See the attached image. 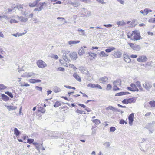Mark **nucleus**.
<instances>
[{
  "mask_svg": "<svg viewBox=\"0 0 155 155\" xmlns=\"http://www.w3.org/2000/svg\"><path fill=\"white\" fill-rule=\"evenodd\" d=\"M131 35L133 36L134 39V40H138L140 39V33L139 31L137 30L133 31Z\"/></svg>",
  "mask_w": 155,
  "mask_h": 155,
  "instance_id": "f257e3e1",
  "label": "nucleus"
},
{
  "mask_svg": "<svg viewBox=\"0 0 155 155\" xmlns=\"http://www.w3.org/2000/svg\"><path fill=\"white\" fill-rule=\"evenodd\" d=\"M143 87L147 91H149L152 87V83L148 81H146L143 84Z\"/></svg>",
  "mask_w": 155,
  "mask_h": 155,
  "instance_id": "f03ea898",
  "label": "nucleus"
},
{
  "mask_svg": "<svg viewBox=\"0 0 155 155\" xmlns=\"http://www.w3.org/2000/svg\"><path fill=\"white\" fill-rule=\"evenodd\" d=\"M47 5V4L45 2H39L37 6V7H38V8H35L34 10L38 12L44 9L43 6L45 5Z\"/></svg>",
  "mask_w": 155,
  "mask_h": 155,
  "instance_id": "7ed1b4c3",
  "label": "nucleus"
},
{
  "mask_svg": "<svg viewBox=\"0 0 155 155\" xmlns=\"http://www.w3.org/2000/svg\"><path fill=\"white\" fill-rule=\"evenodd\" d=\"M37 66L40 68H45L47 66L46 63L41 60H38L36 62Z\"/></svg>",
  "mask_w": 155,
  "mask_h": 155,
  "instance_id": "20e7f679",
  "label": "nucleus"
},
{
  "mask_svg": "<svg viewBox=\"0 0 155 155\" xmlns=\"http://www.w3.org/2000/svg\"><path fill=\"white\" fill-rule=\"evenodd\" d=\"M128 44L133 50L139 51L141 49L140 46L138 45L134 44L132 43H129Z\"/></svg>",
  "mask_w": 155,
  "mask_h": 155,
  "instance_id": "39448f33",
  "label": "nucleus"
},
{
  "mask_svg": "<svg viewBox=\"0 0 155 155\" xmlns=\"http://www.w3.org/2000/svg\"><path fill=\"white\" fill-rule=\"evenodd\" d=\"M35 74L33 72H25L21 75V77L23 78H28L31 77L34 78Z\"/></svg>",
  "mask_w": 155,
  "mask_h": 155,
  "instance_id": "423d86ee",
  "label": "nucleus"
},
{
  "mask_svg": "<svg viewBox=\"0 0 155 155\" xmlns=\"http://www.w3.org/2000/svg\"><path fill=\"white\" fill-rule=\"evenodd\" d=\"M147 58L144 55H142L139 57L137 59V61L140 62H145L147 61Z\"/></svg>",
  "mask_w": 155,
  "mask_h": 155,
  "instance_id": "0eeeda50",
  "label": "nucleus"
},
{
  "mask_svg": "<svg viewBox=\"0 0 155 155\" xmlns=\"http://www.w3.org/2000/svg\"><path fill=\"white\" fill-rule=\"evenodd\" d=\"M134 117V114H131L128 117L129 123L130 125H132V122L134 121L133 118Z\"/></svg>",
  "mask_w": 155,
  "mask_h": 155,
  "instance_id": "6e6552de",
  "label": "nucleus"
},
{
  "mask_svg": "<svg viewBox=\"0 0 155 155\" xmlns=\"http://www.w3.org/2000/svg\"><path fill=\"white\" fill-rule=\"evenodd\" d=\"M113 55L115 58H119L121 57L122 53L120 51H115Z\"/></svg>",
  "mask_w": 155,
  "mask_h": 155,
  "instance_id": "1a4fd4ad",
  "label": "nucleus"
},
{
  "mask_svg": "<svg viewBox=\"0 0 155 155\" xmlns=\"http://www.w3.org/2000/svg\"><path fill=\"white\" fill-rule=\"evenodd\" d=\"M69 55L70 58L73 60H76L77 58V55L76 52H73L71 53H70Z\"/></svg>",
  "mask_w": 155,
  "mask_h": 155,
  "instance_id": "9d476101",
  "label": "nucleus"
},
{
  "mask_svg": "<svg viewBox=\"0 0 155 155\" xmlns=\"http://www.w3.org/2000/svg\"><path fill=\"white\" fill-rule=\"evenodd\" d=\"M78 31L80 35L84 36H85L86 35V32L84 30L80 28H79L78 29Z\"/></svg>",
  "mask_w": 155,
  "mask_h": 155,
  "instance_id": "9b49d317",
  "label": "nucleus"
},
{
  "mask_svg": "<svg viewBox=\"0 0 155 155\" xmlns=\"http://www.w3.org/2000/svg\"><path fill=\"white\" fill-rule=\"evenodd\" d=\"M17 17L18 18L20 21L22 22H25L28 20L27 18H25L22 16H18Z\"/></svg>",
  "mask_w": 155,
  "mask_h": 155,
  "instance_id": "f8f14e48",
  "label": "nucleus"
},
{
  "mask_svg": "<svg viewBox=\"0 0 155 155\" xmlns=\"http://www.w3.org/2000/svg\"><path fill=\"white\" fill-rule=\"evenodd\" d=\"M108 80V78L106 76H104L103 77L100 78L99 79V81L102 83H104L107 81Z\"/></svg>",
  "mask_w": 155,
  "mask_h": 155,
  "instance_id": "ddd939ff",
  "label": "nucleus"
},
{
  "mask_svg": "<svg viewBox=\"0 0 155 155\" xmlns=\"http://www.w3.org/2000/svg\"><path fill=\"white\" fill-rule=\"evenodd\" d=\"M7 109L9 111L11 110H16L17 108V107L16 106H5Z\"/></svg>",
  "mask_w": 155,
  "mask_h": 155,
  "instance_id": "4468645a",
  "label": "nucleus"
},
{
  "mask_svg": "<svg viewBox=\"0 0 155 155\" xmlns=\"http://www.w3.org/2000/svg\"><path fill=\"white\" fill-rule=\"evenodd\" d=\"M116 49V48L114 47H109L107 48L105 50L106 52L110 53Z\"/></svg>",
  "mask_w": 155,
  "mask_h": 155,
  "instance_id": "2eb2a0df",
  "label": "nucleus"
},
{
  "mask_svg": "<svg viewBox=\"0 0 155 155\" xmlns=\"http://www.w3.org/2000/svg\"><path fill=\"white\" fill-rule=\"evenodd\" d=\"M29 82L31 83H36L40 82L41 81V80L39 79H31L28 81Z\"/></svg>",
  "mask_w": 155,
  "mask_h": 155,
  "instance_id": "dca6fc26",
  "label": "nucleus"
},
{
  "mask_svg": "<svg viewBox=\"0 0 155 155\" xmlns=\"http://www.w3.org/2000/svg\"><path fill=\"white\" fill-rule=\"evenodd\" d=\"M80 42V41H72L70 40L68 41V43L71 46L73 44H76L79 43Z\"/></svg>",
  "mask_w": 155,
  "mask_h": 155,
  "instance_id": "f3484780",
  "label": "nucleus"
},
{
  "mask_svg": "<svg viewBox=\"0 0 155 155\" xmlns=\"http://www.w3.org/2000/svg\"><path fill=\"white\" fill-rule=\"evenodd\" d=\"M85 50L83 48V47H81L78 51V54L80 56L83 55L85 53Z\"/></svg>",
  "mask_w": 155,
  "mask_h": 155,
  "instance_id": "a211bd4d",
  "label": "nucleus"
},
{
  "mask_svg": "<svg viewBox=\"0 0 155 155\" xmlns=\"http://www.w3.org/2000/svg\"><path fill=\"white\" fill-rule=\"evenodd\" d=\"M129 103H134L136 102L137 100V97H133L128 99Z\"/></svg>",
  "mask_w": 155,
  "mask_h": 155,
  "instance_id": "6ab92c4d",
  "label": "nucleus"
},
{
  "mask_svg": "<svg viewBox=\"0 0 155 155\" xmlns=\"http://www.w3.org/2000/svg\"><path fill=\"white\" fill-rule=\"evenodd\" d=\"M73 76L79 82H80L81 81V79L80 77L77 74V73H74L73 75Z\"/></svg>",
  "mask_w": 155,
  "mask_h": 155,
  "instance_id": "aec40b11",
  "label": "nucleus"
},
{
  "mask_svg": "<svg viewBox=\"0 0 155 155\" xmlns=\"http://www.w3.org/2000/svg\"><path fill=\"white\" fill-rule=\"evenodd\" d=\"M25 31V33H19L18 32L16 34H13L12 35L13 36H14L15 37H19L21 36H22V35L25 34L27 32L26 31Z\"/></svg>",
  "mask_w": 155,
  "mask_h": 155,
  "instance_id": "412c9836",
  "label": "nucleus"
},
{
  "mask_svg": "<svg viewBox=\"0 0 155 155\" xmlns=\"http://www.w3.org/2000/svg\"><path fill=\"white\" fill-rule=\"evenodd\" d=\"M130 86L131 87L132 89L134 90V91H139L136 85L134 84H131L130 85Z\"/></svg>",
  "mask_w": 155,
  "mask_h": 155,
  "instance_id": "4be33fe9",
  "label": "nucleus"
},
{
  "mask_svg": "<svg viewBox=\"0 0 155 155\" xmlns=\"http://www.w3.org/2000/svg\"><path fill=\"white\" fill-rule=\"evenodd\" d=\"M105 109L106 110H111L113 111H114L115 110H117L116 108L111 106H109L108 107H106Z\"/></svg>",
  "mask_w": 155,
  "mask_h": 155,
  "instance_id": "5701e85b",
  "label": "nucleus"
},
{
  "mask_svg": "<svg viewBox=\"0 0 155 155\" xmlns=\"http://www.w3.org/2000/svg\"><path fill=\"white\" fill-rule=\"evenodd\" d=\"M63 58L64 60L67 62H69L70 61V60L67 58V54L66 53H64Z\"/></svg>",
  "mask_w": 155,
  "mask_h": 155,
  "instance_id": "b1692460",
  "label": "nucleus"
},
{
  "mask_svg": "<svg viewBox=\"0 0 155 155\" xmlns=\"http://www.w3.org/2000/svg\"><path fill=\"white\" fill-rule=\"evenodd\" d=\"M136 85L138 87L140 91H143V88L142 87L140 82V81H137L136 82Z\"/></svg>",
  "mask_w": 155,
  "mask_h": 155,
  "instance_id": "393cba45",
  "label": "nucleus"
},
{
  "mask_svg": "<svg viewBox=\"0 0 155 155\" xmlns=\"http://www.w3.org/2000/svg\"><path fill=\"white\" fill-rule=\"evenodd\" d=\"M1 96L2 97V99L5 101H8L9 99V97L5 94H2Z\"/></svg>",
  "mask_w": 155,
  "mask_h": 155,
  "instance_id": "a878e982",
  "label": "nucleus"
},
{
  "mask_svg": "<svg viewBox=\"0 0 155 155\" xmlns=\"http://www.w3.org/2000/svg\"><path fill=\"white\" fill-rule=\"evenodd\" d=\"M38 4L37 2L35 1L33 3H29V6L31 7H35Z\"/></svg>",
  "mask_w": 155,
  "mask_h": 155,
  "instance_id": "bb28decb",
  "label": "nucleus"
},
{
  "mask_svg": "<svg viewBox=\"0 0 155 155\" xmlns=\"http://www.w3.org/2000/svg\"><path fill=\"white\" fill-rule=\"evenodd\" d=\"M100 55L102 57H107L108 56V54H106L104 51H102L100 52Z\"/></svg>",
  "mask_w": 155,
  "mask_h": 155,
  "instance_id": "cd10ccee",
  "label": "nucleus"
},
{
  "mask_svg": "<svg viewBox=\"0 0 155 155\" xmlns=\"http://www.w3.org/2000/svg\"><path fill=\"white\" fill-rule=\"evenodd\" d=\"M92 121L95 124H98L101 123L100 120L98 119H96L92 120Z\"/></svg>",
  "mask_w": 155,
  "mask_h": 155,
  "instance_id": "c85d7f7f",
  "label": "nucleus"
},
{
  "mask_svg": "<svg viewBox=\"0 0 155 155\" xmlns=\"http://www.w3.org/2000/svg\"><path fill=\"white\" fill-rule=\"evenodd\" d=\"M14 134L16 136L19 135L20 134V132L17 128H15L14 129Z\"/></svg>",
  "mask_w": 155,
  "mask_h": 155,
  "instance_id": "c756f323",
  "label": "nucleus"
},
{
  "mask_svg": "<svg viewBox=\"0 0 155 155\" xmlns=\"http://www.w3.org/2000/svg\"><path fill=\"white\" fill-rule=\"evenodd\" d=\"M61 91V89L60 88L56 86L54 88V91L55 93H57L60 92Z\"/></svg>",
  "mask_w": 155,
  "mask_h": 155,
  "instance_id": "7c9ffc66",
  "label": "nucleus"
},
{
  "mask_svg": "<svg viewBox=\"0 0 155 155\" xmlns=\"http://www.w3.org/2000/svg\"><path fill=\"white\" fill-rule=\"evenodd\" d=\"M149 104L151 107H155V101H151L149 102Z\"/></svg>",
  "mask_w": 155,
  "mask_h": 155,
  "instance_id": "2f4dec72",
  "label": "nucleus"
},
{
  "mask_svg": "<svg viewBox=\"0 0 155 155\" xmlns=\"http://www.w3.org/2000/svg\"><path fill=\"white\" fill-rule=\"evenodd\" d=\"M38 111L41 112L43 113H44L45 111V109L44 108L41 107H39L38 109Z\"/></svg>",
  "mask_w": 155,
  "mask_h": 155,
  "instance_id": "473e14b6",
  "label": "nucleus"
},
{
  "mask_svg": "<svg viewBox=\"0 0 155 155\" xmlns=\"http://www.w3.org/2000/svg\"><path fill=\"white\" fill-rule=\"evenodd\" d=\"M124 60L127 63H129L130 62L131 60L128 56H126V57H124Z\"/></svg>",
  "mask_w": 155,
  "mask_h": 155,
  "instance_id": "72a5a7b5",
  "label": "nucleus"
},
{
  "mask_svg": "<svg viewBox=\"0 0 155 155\" xmlns=\"http://www.w3.org/2000/svg\"><path fill=\"white\" fill-rule=\"evenodd\" d=\"M15 8L20 10H22V9H23V5H17L15 6Z\"/></svg>",
  "mask_w": 155,
  "mask_h": 155,
  "instance_id": "f704fd0d",
  "label": "nucleus"
},
{
  "mask_svg": "<svg viewBox=\"0 0 155 155\" xmlns=\"http://www.w3.org/2000/svg\"><path fill=\"white\" fill-rule=\"evenodd\" d=\"M113 85H114V87L113 90L114 91H116L117 90H119V88L117 87L116 86V82H113Z\"/></svg>",
  "mask_w": 155,
  "mask_h": 155,
  "instance_id": "c9c22d12",
  "label": "nucleus"
},
{
  "mask_svg": "<svg viewBox=\"0 0 155 155\" xmlns=\"http://www.w3.org/2000/svg\"><path fill=\"white\" fill-rule=\"evenodd\" d=\"M6 88V87L3 84H0V91L4 90Z\"/></svg>",
  "mask_w": 155,
  "mask_h": 155,
  "instance_id": "e433bc0d",
  "label": "nucleus"
},
{
  "mask_svg": "<svg viewBox=\"0 0 155 155\" xmlns=\"http://www.w3.org/2000/svg\"><path fill=\"white\" fill-rule=\"evenodd\" d=\"M103 145L106 147L107 148L110 147V142H106L104 143L103 144Z\"/></svg>",
  "mask_w": 155,
  "mask_h": 155,
  "instance_id": "4c0bfd02",
  "label": "nucleus"
},
{
  "mask_svg": "<svg viewBox=\"0 0 155 155\" xmlns=\"http://www.w3.org/2000/svg\"><path fill=\"white\" fill-rule=\"evenodd\" d=\"M117 25H118V26H119V25L122 26V25H124L125 23L123 21H118L117 22Z\"/></svg>",
  "mask_w": 155,
  "mask_h": 155,
  "instance_id": "58836bf2",
  "label": "nucleus"
},
{
  "mask_svg": "<svg viewBox=\"0 0 155 155\" xmlns=\"http://www.w3.org/2000/svg\"><path fill=\"white\" fill-rule=\"evenodd\" d=\"M61 105V103L59 101H57L55 103L54 105V106L55 107H57L60 106Z\"/></svg>",
  "mask_w": 155,
  "mask_h": 155,
  "instance_id": "ea45409f",
  "label": "nucleus"
},
{
  "mask_svg": "<svg viewBox=\"0 0 155 155\" xmlns=\"http://www.w3.org/2000/svg\"><path fill=\"white\" fill-rule=\"evenodd\" d=\"M91 14V12L90 11H88L86 12L85 15H84V16H86L87 17H89L90 16Z\"/></svg>",
  "mask_w": 155,
  "mask_h": 155,
  "instance_id": "a19ab883",
  "label": "nucleus"
},
{
  "mask_svg": "<svg viewBox=\"0 0 155 155\" xmlns=\"http://www.w3.org/2000/svg\"><path fill=\"white\" fill-rule=\"evenodd\" d=\"M95 84H94L90 83L87 85V87L92 88H95Z\"/></svg>",
  "mask_w": 155,
  "mask_h": 155,
  "instance_id": "79ce46f5",
  "label": "nucleus"
},
{
  "mask_svg": "<svg viewBox=\"0 0 155 155\" xmlns=\"http://www.w3.org/2000/svg\"><path fill=\"white\" fill-rule=\"evenodd\" d=\"M148 21L149 22L155 23V18H151L149 19Z\"/></svg>",
  "mask_w": 155,
  "mask_h": 155,
  "instance_id": "37998d69",
  "label": "nucleus"
},
{
  "mask_svg": "<svg viewBox=\"0 0 155 155\" xmlns=\"http://www.w3.org/2000/svg\"><path fill=\"white\" fill-rule=\"evenodd\" d=\"M5 93L10 96L11 98H12L13 97L12 94L11 92L8 91L6 92Z\"/></svg>",
  "mask_w": 155,
  "mask_h": 155,
  "instance_id": "c03bdc74",
  "label": "nucleus"
},
{
  "mask_svg": "<svg viewBox=\"0 0 155 155\" xmlns=\"http://www.w3.org/2000/svg\"><path fill=\"white\" fill-rule=\"evenodd\" d=\"M71 4L74 7H77L78 5V3L76 2H71Z\"/></svg>",
  "mask_w": 155,
  "mask_h": 155,
  "instance_id": "a18cd8bd",
  "label": "nucleus"
},
{
  "mask_svg": "<svg viewBox=\"0 0 155 155\" xmlns=\"http://www.w3.org/2000/svg\"><path fill=\"white\" fill-rule=\"evenodd\" d=\"M10 22L11 23H18V21L15 20V19H11L10 20Z\"/></svg>",
  "mask_w": 155,
  "mask_h": 155,
  "instance_id": "49530a36",
  "label": "nucleus"
},
{
  "mask_svg": "<svg viewBox=\"0 0 155 155\" xmlns=\"http://www.w3.org/2000/svg\"><path fill=\"white\" fill-rule=\"evenodd\" d=\"M114 82H116V86L120 85V84L121 81L120 80H117Z\"/></svg>",
  "mask_w": 155,
  "mask_h": 155,
  "instance_id": "de8ad7c7",
  "label": "nucleus"
},
{
  "mask_svg": "<svg viewBox=\"0 0 155 155\" xmlns=\"http://www.w3.org/2000/svg\"><path fill=\"white\" fill-rule=\"evenodd\" d=\"M34 141V140L33 139H28L27 140V142L29 143H32Z\"/></svg>",
  "mask_w": 155,
  "mask_h": 155,
  "instance_id": "09e8293b",
  "label": "nucleus"
},
{
  "mask_svg": "<svg viewBox=\"0 0 155 155\" xmlns=\"http://www.w3.org/2000/svg\"><path fill=\"white\" fill-rule=\"evenodd\" d=\"M88 54H89V55L90 56H91V57H95L96 56V54L94 53H90V52H89L88 53Z\"/></svg>",
  "mask_w": 155,
  "mask_h": 155,
  "instance_id": "8fccbe9b",
  "label": "nucleus"
},
{
  "mask_svg": "<svg viewBox=\"0 0 155 155\" xmlns=\"http://www.w3.org/2000/svg\"><path fill=\"white\" fill-rule=\"evenodd\" d=\"M123 104H128V100L125 99H124L122 101Z\"/></svg>",
  "mask_w": 155,
  "mask_h": 155,
  "instance_id": "3c124183",
  "label": "nucleus"
},
{
  "mask_svg": "<svg viewBox=\"0 0 155 155\" xmlns=\"http://www.w3.org/2000/svg\"><path fill=\"white\" fill-rule=\"evenodd\" d=\"M123 95H124V93L123 92H119L116 94H115L116 96H120Z\"/></svg>",
  "mask_w": 155,
  "mask_h": 155,
  "instance_id": "603ef678",
  "label": "nucleus"
},
{
  "mask_svg": "<svg viewBox=\"0 0 155 155\" xmlns=\"http://www.w3.org/2000/svg\"><path fill=\"white\" fill-rule=\"evenodd\" d=\"M96 1L99 3L102 4H105V2H104V0H96Z\"/></svg>",
  "mask_w": 155,
  "mask_h": 155,
  "instance_id": "864d4df0",
  "label": "nucleus"
},
{
  "mask_svg": "<svg viewBox=\"0 0 155 155\" xmlns=\"http://www.w3.org/2000/svg\"><path fill=\"white\" fill-rule=\"evenodd\" d=\"M103 26H105L107 28H110L112 27V25L110 24H104L103 25Z\"/></svg>",
  "mask_w": 155,
  "mask_h": 155,
  "instance_id": "5fc2aeb1",
  "label": "nucleus"
},
{
  "mask_svg": "<svg viewBox=\"0 0 155 155\" xmlns=\"http://www.w3.org/2000/svg\"><path fill=\"white\" fill-rule=\"evenodd\" d=\"M112 86L110 84H108L107 86V90H110L111 89Z\"/></svg>",
  "mask_w": 155,
  "mask_h": 155,
  "instance_id": "6e6d98bb",
  "label": "nucleus"
},
{
  "mask_svg": "<svg viewBox=\"0 0 155 155\" xmlns=\"http://www.w3.org/2000/svg\"><path fill=\"white\" fill-rule=\"evenodd\" d=\"M116 130V128L114 127H112L110 128V132H114Z\"/></svg>",
  "mask_w": 155,
  "mask_h": 155,
  "instance_id": "4d7b16f0",
  "label": "nucleus"
},
{
  "mask_svg": "<svg viewBox=\"0 0 155 155\" xmlns=\"http://www.w3.org/2000/svg\"><path fill=\"white\" fill-rule=\"evenodd\" d=\"M35 87L37 90H38L40 91H42V88L41 87H40L38 86H35Z\"/></svg>",
  "mask_w": 155,
  "mask_h": 155,
  "instance_id": "13d9d810",
  "label": "nucleus"
},
{
  "mask_svg": "<svg viewBox=\"0 0 155 155\" xmlns=\"http://www.w3.org/2000/svg\"><path fill=\"white\" fill-rule=\"evenodd\" d=\"M144 15H147L148 13V9L147 8H145L144 9Z\"/></svg>",
  "mask_w": 155,
  "mask_h": 155,
  "instance_id": "bf43d9fd",
  "label": "nucleus"
},
{
  "mask_svg": "<svg viewBox=\"0 0 155 155\" xmlns=\"http://www.w3.org/2000/svg\"><path fill=\"white\" fill-rule=\"evenodd\" d=\"M119 123L120 124H124V123H125L126 124L127 123L123 119H121L120 120Z\"/></svg>",
  "mask_w": 155,
  "mask_h": 155,
  "instance_id": "052dcab7",
  "label": "nucleus"
},
{
  "mask_svg": "<svg viewBox=\"0 0 155 155\" xmlns=\"http://www.w3.org/2000/svg\"><path fill=\"white\" fill-rule=\"evenodd\" d=\"M33 20L35 21V23H38L39 21H38V19L36 18H33Z\"/></svg>",
  "mask_w": 155,
  "mask_h": 155,
  "instance_id": "680f3d73",
  "label": "nucleus"
},
{
  "mask_svg": "<svg viewBox=\"0 0 155 155\" xmlns=\"http://www.w3.org/2000/svg\"><path fill=\"white\" fill-rule=\"evenodd\" d=\"M95 88H97L99 89H102V87L98 84H95Z\"/></svg>",
  "mask_w": 155,
  "mask_h": 155,
  "instance_id": "e2e57ef3",
  "label": "nucleus"
},
{
  "mask_svg": "<svg viewBox=\"0 0 155 155\" xmlns=\"http://www.w3.org/2000/svg\"><path fill=\"white\" fill-rule=\"evenodd\" d=\"M75 112L76 113H79V114H82V113H83V111H82L80 110H79L78 109L77 110H76Z\"/></svg>",
  "mask_w": 155,
  "mask_h": 155,
  "instance_id": "0e129e2a",
  "label": "nucleus"
},
{
  "mask_svg": "<svg viewBox=\"0 0 155 155\" xmlns=\"http://www.w3.org/2000/svg\"><path fill=\"white\" fill-rule=\"evenodd\" d=\"M69 66L70 67L73 68L74 69H77L76 67L72 64H69Z\"/></svg>",
  "mask_w": 155,
  "mask_h": 155,
  "instance_id": "69168bd1",
  "label": "nucleus"
},
{
  "mask_svg": "<svg viewBox=\"0 0 155 155\" xmlns=\"http://www.w3.org/2000/svg\"><path fill=\"white\" fill-rule=\"evenodd\" d=\"M58 70L60 71H64L65 70V69L64 68L61 67H59L58 68Z\"/></svg>",
  "mask_w": 155,
  "mask_h": 155,
  "instance_id": "338daca9",
  "label": "nucleus"
},
{
  "mask_svg": "<svg viewBox=\"0 0 155 155\" xmlns=\"http://www.w3.org/2000/svg\"><path fill=\"white\" fill-rule=\"evenodd\" d=\"M21 86V87H23V86H30V85L27 83H26L24 84H22L20 85Z\"/></svg>",
  "mask_w": 155,
  "mask_h": 155,
  "instance_id": "774afa93",
  "label": "nucleus"
}]
</instances>
